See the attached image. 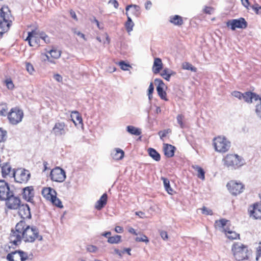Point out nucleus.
Here are the masks:
<instances>
[{
    "label": "nucleus",
    "instance_id": "ddd939ff",
    "mask_svg": "<svg viewBox=\"0 0 261 261\" xmlns=\"http://www.w3.org/2000/svg\"><path fill=\"white\" fill-rule=\"evenodd\" d=\"M227 26L233 31L237 28L244 29L247 27V22L244 18L240 17L239 19L229 20L227 22Z\"/></svg>",
    "mask_w": 261,
    "mask_h": 261
},
{
    "label": "nucleus",
    "instance_id": "09e8293b",
    "mask_svg": "<svg viewBox=\"0 0 261 261\" xmlns=\"http://www.w3.org/2000/svg\"><path fill=\"white\" fill-rule=\"evenodd\" d=\"M7 11H10L8 7H3L0 8V20L3 17V15H5L7 13Z\"/></svg>",
    "mask_w": 261,
    "mask_h": 261
},
{
    "label": "nucleus",
    "instance_id": "f8f14e48",
    "mask_svg": "<svg viewBox=\"0 0 261 261\" xmlns=\"http://www.w3.org/2000/svg\"><path fill=\"white\" fill-rule=\"evenodd\" d=\"M6 199L4 201H6V205L9 209L16 210L19 207L21 202L20 199L18 197L14 195L13 191Z\"/></svg>",
    "mask_w": 261,
    "mask_h": 261
},
{
    "label": "nucleus",
    "instance_id": "a878e982",
    "mask_svg": "<svg viewBox=\"0 0 261 261\" xmlns=\"http://www.w3.org/2000/svg\"><path fill=\"white\" fill-rule=\"evenodd\" d=\"M169 21L174 25L177 26H181L184 23L182 17L178 15L171 16Z\"/></svg>",
    "mask_w": 261,
    "mask_h": 261
},
{
    "label": "nucleus",
    "instance_id": "aec40b11",
    "mask_svg": "<svg viewBox=\"0 0 261 261\" xmlns=\"http://www.w3.org/2000/svg\"><path fill=\"white\" fill-rule=\"evenodd\" d=\"M111 156L115 160H121L124 156V152L119 148H115L111 151Z\"/></svg>",
    "mask_w": 261,
    "mask_h": 261
},
{
    "label": "nucleus",
    "instance_id": "a19ab883",
    "mask_svg": "<svg viewBox=\"0 0 261 261\" xmlns=\"http://www.w3.org/2000/svg\"><path fill=\"white\" fill-rule=\"evenodd\" d=\"M7 138V132L0 127V142H4Z\"/></svg>",
    "mask_w": 261,
    "mask_h": 261
},
{
    "label": "nucleus",
    "instance_id": "c756f323",
    "mask_svg": "<svg viewBox=\"0 0 261 261\" xmlns=\"http://www.w3.org/2000/svg\"><path fill=\"white\" fill-rule=\"evenodd\" d=\"M161 179L163 181L164 188L167 192L170 195H172L173 193V190L170 187L169 180L165 177H162Z\"/></svg>",
    "mask_w": 261,
    "mask_h": 261
},
{
    "label": "nucleus",
    "instance_id": "603ef678",
    "mask_svg": "<svg viewBox=\"0 0 261 261\" xmlns=\"http://www.w3.org/2000/svg\"><path fill=\"white\" fill-rule=\"evenodd\" d=\"M251 8L254 11L256 14H259L261 13V12H259V10H261V6H259L258 4H255V5H252L251 6Z\"/></svg>",
    "mask_w": 261,
    "mask_h": 261
},
{
    "label": "nucleus",
    "instance_id": "864d4df0",
    "mask_svg": "<svg viewBox=\"0 0 261 261\" xmlns=\"http://www.w3.org/2000/svg\"><path fill=\"white\" fill-rule=\"evenodd\" d=\"M202 214L206 215H213V213L212 210L207 208L205 206H203L202 208Z\"/></svg>",
    "mask_w": 261,
    "mask_h": 261
},
{
    "label": "nucleus",
    "instance_id": "6e6d98bb",
    "mask_svg": "<svg viewBox=\"0 0 261 261\" xmlns=\"http://www.w3.org/2000/svg\"><path fill=\"white\" fill-rule=\"evenodd\" d=\"M243 93H242L241 92H240L239 91H233L232 93V95L234 97L238 98L239 99H241L243 98Z\"/></svg>",
    "mask_w": 261,
    "mask_h": 261
},
{
    "label": "nucleus",
    "instance_id": "473e14b6",
    "mask_svg": "<svg viewBox=\"0 0 261 261\" xmlns=\"http://www.w3.org/2000/svg\"><path fill=\"white\" fill-rule=\"evenodd\" d=\"M121 242V236L119 235H115L114 236L109 237L108 242L110 244H118Z\"/></svg>",
    "mask_w": 261,
    "mask_h": 261
},
{
    "label": "nucleus",
    "instance_id": "4c0bfd02",
    "mask_svg": "<svg viewBox=\"0 0 261 261\" xmlns=\"http://www.w3.org/2000/svg\"><path fill=\"white\" fill-rule=\"evenodd\" d=\"M50 202L59 208H62L63 207L62 202L58 198H57V195H54V197H53V198L51 200Z\"/></svg>",
    "mask_w": 261,
    "mask_h": 261
},
{
    "label": "nucleus",
    "instance_id": "0e129e2a",
    "mask_svg": "<svg viewBox=\"0 0 261 261\" xmlns=\"http://www.w3.org/2000/svg\"><path fill=\"white\" fill-rule=\"evenodd\" d=\"M70 14L71 17L73 19H74L76 21H77L78 19H77V16L76 15L75 12L73 10H70Z\"/></svg>",
    "mask_w": 261,
    "mask_h": 261
},
{
    "label": "nucleus",
    "instance_id": "cd10ccee",
    "mask_svg": "<svg viewBox=\"0 0 261 261\" xmlns=\"http://www.w3.org/2000/svg\"><path fill=\"white\" fill-rule=\"evenodd\" d=\"M125 14L127 16V20L125 22L124 25L127 32L128 33H129L133 31V27L135 24L133 21H132L130 17L129 16L128 13L126 12Z\"/></svg>",
    "mask_w": 261,
    "mask_h": 261
},
{
    "label": "nucleus",
    "instance_id": "4d7b16f0",
    "mask_svg": "<svg viewBox=\"0 0 261 261\" xmlns=\"http://www.w3.org/2000/svg\"><path fill=\"white\" fill-rule=\"evenodd\" d=\"M213 11L214 9L211 7L205 6L204 9V13L208 14H211L213 12Z\"/></svg>",
    "mask_w": 261,
    "mask_h": 261
},
{
    "label": "nucleus",
    "instance_id": "393cba45",
    "mask_svg": "<svg viewBox=\"0 0 261 261\" xmlns=\"http://www.w3.org/2000/svg\"><path fill=\"white\" fill-rule=\"evenodd\" d=\"M175 74L176 72L168 68H164L161 73V75L163 78L167 81H170V77L172 75H175Z\"/></svg>",
    "mask_w": 261,
    "mask_h": 261
},
{
    "label": "nucleus",
    "instance_id": "2eb2a0df",
    "mask_svg": "<svg viewBox=\"0 0 261 261\" xmlns=\"http://www.w3.org/2000/svg\"><path fill=\"white\" fill-rule=\"evenodd\" d=\"M35 195L34 189L33 186H28L22 189V195L23 198L26 201L34 203Z\"/></svg>",
    "mask_w": 261,
    "mask_h": 261
},
{
    "label": "nucleus",
    "instance_id": "8fccbe9b",
    "mask_svg": "<svg viewBox=\"0 0 261 261\" xmlns=\"http://www.w3.org/2000/svg\"><path fill=\"white\" fill-rule=\"evenodd\" d=\"M97 250V247L94 245H89L87 246V250L89 252L94 253L96 252Z\"/></svg>",
    "mask_w": 261,
    "mask_h": 261
},
{
    "label": "nucleus",
    "instance_id": "9d476101",
    "mask_svg": "<svg viewBox=\"0 0 261 261\" xmlns=\"http://www.w3.org/2000/svg\"><path fill=\"white\" fill-rule=\"evenodd\" d=\"M66 177L65 171L59 167L54 168L50 173L51 180L58 182H63L66 179Z\"/></svg>",
    "mask_w": 261,
    "mask_h": 261
},
{
    "label": "nucleus",
    "instance_id": "f704fd0d",
    "mask_svg": "<svg viewBox=\"0 0 261 261\" xmlns=\"http://www.w3.org/2000/svg\"><path fill=\"white\" fill-rule=\"evenodd\" d=\"M194 168L198 172L197 177L202 180H204L205 172L204 170L201 167L198 166H196V167H194Z\"/></svg>",
    "mask_w": 261,
    "mask_h": 261
},
{
    "label": "nucleus",
    "instance_id": "4be33fe9",
    "mask_svg": "<svg viewBox=\"0 0 261 261\" xmlns=\"http://www.w3.org/2000/svg\"><path fill=\"white\" fill-rule=\"evenodd\" d=\"M108 200V195L104 193L99 199L96 202L95 208L97 210H100L106 205Z\"/></svg>",
    "mask_w": 261,
    "mask_h": 261
},
{
    "label": "nucleus",
    "instance_id": "423d86ee",
    "mask_svg": "<svg viewBox=\"0 0 261 261\" xmlns=\"http://www.w3.org/2000/svg\"><path fill=\"white\" fill-rule=\"evenodd\" d=\"M30 173L29 170L24 169H18L16 171L13 169L12 177L15 181L19 183H27L30 178Z\"/></svg>",
    "mask_w": 261,
    "mask_h": 261
},
{
    "label": "nucleus",
    "instance_id": "052dcab7",
    "mask_svg": "<svg viewBox=\"0 0 261 261\" xmlns=\"http://www.w3.org/2000/svg\"><path fill=\"white\" fill-rule=\"evenodd\" d=\"M54 78L55 80H56L58 82H61L62 81V77L59 74H56L54 75Z\"/></svg>",
    "mask_w": 261,
    "mask_h": 261
},
{
    "label": "nucleus",
    "instance_id": "b1692460",
    "mask_svg": "<svg viewBox=\"0 0 261 261\" xmlns=\"http://www.w3.org/2000/svg\"><path fill=\"white\" fill-rule=\"evenodd\" d=\"M162 68L163 63L162 60L159 58H155L152 67V71L153 73L154 74L159 73Z\"/></svg>",
    "mask_w": 261,
    "mask_h": 261
},
{
    "label": "nucleus",
    "instance_id": "f257e3e1",
    "mask_svg": "<svg viewBox=\"0 0 261 261\" xmlns=\"http://www.w3.org/2000/svg\"><path fill=\"white\" fill-rule=\"evenodd\" d=\"M9 239L10 243L17 246L21 244L22 240L25 243H33L37 239L42 241L43 237L39 234L36 226L27 225L24 221L21 220L11 229Z\"/></svg>",
    "mask_w": 261,
    "mask_h": 261
},
{
    "label": "nucleus",
    "instance_id": "4468645a",
    "mask_svg": "<svg viewBox=\"0 0 261 261\" xmlns=\"http://www.w3.org/2000/svg\"><path fill=\"white\" fill-rule=\"evenodd\" d=\"M9 184L4 179H0V200L4 201L11 193Z\"/></svg>",
    "mask_w": 261,
    "mask_h": 261
},
{
    "label": "nucleus",
    "instance_id": "69168bd1",
    "mask_svg": "<svg viewBox=\"0 0 261 261\" xmlns=\"http://www.w3.org/2000/svg\"><path fill=\"white\" fill-rule=\"evenodd\" d=\"M135 214L141 218H144L145 217V213L141 211L136 212Z\"/></svg>",
    "mask_w": 261,
    "mask_h": 261
},
{
    "label": "nucleus",
    "instance_id": "20e7f679",
    "mask_svg": "<svg viewBox=\"0 0 261 261\" xmlns=\"http://www.w3.org/2000/svg\"><path fill=\"white\" fill-rule=\"evenodd\" d=\"M213 145L216 151L226 152L230 147V142L224 136H218L213 139Z\"/></svg>",
    "mask_w": 261,
    "mask_h": 261
},
{
    "label": "nucleus",
    "instance_id": "de8ad7c7",
    "mask_svg": "<svg viewBox=\"0 0 261 261\" xmlns=\"http://www.w3.org/2000/svg\"><path fill=\"white\" fill-rule=\"evenodd\" d=\"M25 67L27 70L30 74H32L33 73L34 69L33 66L31 63L27 62L25 63Z\"/></svg>",
    "mask_w": 261,
    "mask_h": 261
},
{
    "label": "nucleus",
    "instance_id": "37998d69",
    "mask_svg": "<svg viewBox=\"0 0 261 261\" xmlns=\"http://www.w3.org/2000/svg\"><path fill=\"white\" fill-rule=\"evenodd\" d=\"M228 221V220L225 219H221L219 220H216L215 221V223L218 226L220 227H224L226 225Z\"/></svg>",
    "mask_w": 261,
    "mask_h": 261
},
{
    "label": "nucleus",
    "instance_id": "1a4fd4ad",
    "mask_svg": "<svg viewBox=\"0 0 261 261\" xmlns=\"http://www.w3.org/2000/svg\"><path fill=\"white\" fill-rule=\"evenodd\" d=\"M229 192L233 195H237L243 192L244 185L240 181L231 180L227 184Z\"/></svg>",
    "mask_w": 261,
    "mask_h": 261
},
{
    "label": "nucleus",
    "instance_id": "6ab92c4d",
    "mask_svg": "<svg viewBox=\"0 0 261 261\" xmlns=\"http://www.w3.org/2000/svg\"><path fill=\"white\" fill-rule=\"evenodd\" d=\"M12 171L11 165L8 162L4 163L1 167L2 176L3 178H7L8 176L12 177Z\"/></svg>",
    "mask_w": 261,
    "mask_h": 261
},
{
    "label": "nucleus",
    "instance_id": "49530a36",
    "mask_svg": "<svg viewBox=\"0 0 261 261\" xmlns=\"http://www.w3.org/2000/svg\"><path fill=\"white\" fill-rule=\"evenodd\" d=\"M258 99L260 100V103L257 104L256 106L255 113L256 115L261 118V98L260 97Z\"/></svg>",
    "mask_w": 261,
    "mask_h": 261
},
{
    "label": "nucleus",
    "instance_id": "c85d7f7f",
    "mask_svg": "<svg viewBox=\"0 0 261 261\" xmlns=\"http://www.w3.org/2000/svg\"><path fill=\"white\" fill-rule=\"evenodd\" d=\"M148 152L150 157H151L154 161L158 162L161 160V155L157 151L152 148H149L148 149Z\"/></svg>",
    "mask_w": 261,
    "mask_h": 261
},
{
    "label": "nucleus",
    "instance_id": "72a5a7b5",
    "mask_svg": "<svg viewBox=\"0 0 261 261\" xmlns=\"http://www.w3.org/2000/svg\"><path fill=\"white\" fill-rule=\"evenodd\" d=\"M8 107L6 103L2 102L0 103V116H7Z\"/></svg>",
    "mask_w": 261,
    "mask_h": 261
},
{
    "label": "nucleus",
    "instance_id": "7c9ffc66",
    "mask_svg": "<svg viewBox=\"0 0 261 261\" xmlns=\"http://www.w3.org/2000/svg\"><path fill=\"white\" fill-rule=\"evenodd\" d=\"M35 34H36V32L35 31H32V32H29L28 33V36L27 38V39H25L26 41H28L29 43V45L31 46H35L34 44H33L32 43H33V41H35V43H36V38L34 36V35Z\"/></svg>",
    "mask_w": 261,
    "mask_h": 261
},
{
    "label": "nucleus",
    "instance_id": "dca6fc26",
    "mask_svg": "<svg viewBox=\"0 0 261 261\" xmlns=\"http://www.w3.org/2000/svg\"><path fill=\"white\" fill-rule=\"evenodd\" d=\"M154 82L155 84L157 85L156 91L160 97L165 101H168V99L166 96L167 93L166 91L164 90L165 84L163 81L160 79H155Z\"/></svg>",
    "mask_w": 261,
    "mask_h": 261
},
{
    "label": "nucleus",
    "instance_id": "13d9d810",
    "mask_svg": "<svg viewBox=\"0 0 261 261\" xmlns=\"http://www.w3.org/2000/svg\"><path fill=\"white\" fill-rule=\"evenodd\" d=\"M160 236L164 240H167L168 238L167 232L165 231H161L160 232Z\"/></svg>",
    "mask_w": 261,
    "mask_h": 261
},
{
    "label": "nucleus",
    "instance_id": "a211bd4d",
    "mask_svg": "<svg viewBox=\"0 0 261 261\" xmlns=\"http://www.w3.org/2000/svg\"><path fill=\"white\" fill-rule=\"evenodd\" d=\"M42 195L47 200L50 201L54 195H57V192L50 187L44 188L42 190Z\"/></svg>",
    "mask_w": 261,
    "mask_h": 261
},
{
    "label": "nucleus",
    "instance_id": "ea45409f",
    "mask_svg": "<svg viewBox=\"0 0 261 261\" xmlns=\"http://www.w3.org/2000/svg\"><path fill=\"white\" fill-rule=\"evenodd\" d=\"M49 53L54 59H58L61 56V51L57 49H51Z\"/></svg>",
    "mask_w": 261,
    "mask_h": 261
},
{
    "label": "nucleus",
    "instance_id": "774afa93",
    "mask_svg": "<svg viewBox=\"0 0 261 261\" xmlns=\"http://www.w3.org/2000/svg\"><path fill=\"white\" fill-rule=\"evenodd\" d=\"M115 231L117 233H122L123 231V228L122 227L120 226H117L115 228Z\"/></svg>",
    "mask_w": 261,
    "mask_h": 261
},
{
    "label": "nucleus",
    "instance_id": "6e6552de",
    "mask_svg": "<svg viewBox=\"0 0 261 261\" xmlns=\"http://www.w3.org/2000/svg\"><path fill=\"white\" fill-rule=\"evenodd\" d=\"M29 258L28 253L21 250H15L7 255L9 261H25Z\"/></svg>",
    "mask_w": 261,
    "mask_h": 261
},
{
    "label": "nucleus",
    "instance_id": "3c124183",
    "mask_svg": "<svg viewBox=\"0 0 261 261\" xmlns=\"http://www.w3.org/2000/svg\"><path fill=\"white\" fill-rule=\"evenodd\" d=\"M5 83L8 89L12 90L14 88V85L10 79L6 80Z\"/></svg>",
    "mask_w": 261,
    "mask_h": 261
},
{
    "label": "nucleus",
    "instance_id": "680f3d73",
    "mask_svg": "<svg viewBox=\"0 0 261 261\" xmlns=\"http://www.w3.org/2000/svg\"><path fill=\"white\" fill-rule=\"evenodd\" d=\"M154 91V86L152 83H150L148 89V93L152 94Z\"/></svg>",
    "mask_w": 261,
    "mask_h": 261
},
{
    "label": "nucleus",
    "instance_id": "f03ea898",
    "mask_svg": "<svg viewBox=\"0 0 261 261\" xmlns=\"http://www.w3.org/2000/svg\"><path fill=\"white\" fill-rule=\"evenodd\" d=\"M231 250L234 257L238 261L248 259L251 254V251L248 249V247L241 243H234Z\"/></svg>",
    "mask_w": 261,
    "mask_h": 261
},
{
    "label": "nucleus",
    "instance_id": "0eeeda50",
    "mask_svg": "<svg viewBox=\"0 0 261 261\" xmlns=\"http://www.w3.org/2000/svg\"><path fill=\"white\" fill-rule=\"evenodd\" d=\"M6 13L0 20V37L9 30L13 19L10 11H7V13Z\"/></svg>",
    "mask_w": 261,
    "mask_h": 261
},
{
    "label": "nucleus",
    "instance_id": "f3484780",
    "mask_svg": "<svg viewBox=\"0 0 261 261\" xmlns=\"http://www.w3.org/2000/svg\"><path fill=\"white\" fill-rule=\"evenodd\" d=\"M18 208V213L21 218L23 219L31 218V214L30 212V208L28 204H20V206Z\"/></svg>",
    "mask_w": 261,
    "mask_h": 261
},
{
    "label": "nucleus",
    "instance_id": "c9c22d12",
    "mask_svg": "<svg viewBox=\"0 0 261 261\" xmlns=\"http://www.w3.org/2000/svg\"><path fill=\"white\" fill-rule=\"evenodd\" d=\"M132 14L136 17H139L141 14V8L138 5H134L131 10Z\"/></svg>",
    "mask_w": 261,
    "mask_h": 261
},
{
    "label": "nucleus",
    "instance_id": "58836bf2",
    "mask_svg": "<svg viewBox=\"0 0 261 261\" xmlns=\"http://www.w3.org/2000/svg\"><path fill=\"white\" fill-rule=\"evenodd\" d=\"M135 241L138 242H145L146 244H147L149 242L147 237L143 233H140L139 237H136Z\"/></svg>",
    "mask_w": 261,
    "mask_h": 261
},
{
    "label": "nucleus",
    "instance_id": "c03bdc74",
    "mask_svg": "<svg viewBox=\"0 0 261 261\" xmlns=\"http://www.w3.org/2000/svg\"><path fill=\"white\" fill-rule=\"evenodd\" d=\"M171 132V130L170 129H167L160 131L158 133V134L160 136L161 139L163 140V138L166 137L167 135Z\"/></svg>",
    "mask_w": 261,
    "mask_h": 261
},
{
    "label": "nucleus",
    "instance_id": "5701e85b",
    "mask_svg": "<svg viewBox=\"0 0 261 261\" xmlns=\"http://www.w3.org/2000/svg\"><path fill=\"white\" fill-rule=\"evenodd\" d=\"M175 147L170 144H164V152L165 155L167 158H171L174 156L175 150Z\"/></svg>",
    "mask_w": 261,
    "mask_h": 261
},
{
    "label": "nucleus",
    "instance_id": "5fc2aeb1",
    "mask_svg": "<svg viewBox=\"0 0 261 261\" xmlns=\"http://www.w3.org/2000/svg\"><path fill=\"white\" fill-rule=\"evenodd\" d=\"M176 118L177 122L180 125V127L183 128L184 127V124L182 122L183 116L182 115H178Z\"/></svg>",
    "mask_w": 261,
    "mask_h": 261
},
{
    "label": "nucleus",
    "instance_id": "2f4dec72",
    "mask_svg": "<svg viewBox=\"0 0 261 261\" xmlns=\"http://www.w3.org/2000/svg\"><path fill=\"white\" fill-rule=\"evenodd\" d=\"M127 131L132 135L139 136L141 135V132L140 129L135 127L133 125H128L126 127Z\"/></svg>",
    "mask_w": 261,
    "mask_h": 261
},
{
    "label": "nucleus",
    "instance_id": "e433bc0d",
    "mask_svg": "<svg viewBox=\"0 0 261 261\" xmlns=\"http://www.w3.org/2000/svg\"><path fill=\"white\" fill-rule=\"evenodd\" d=\"M182 68L184 69L191 70L193 72L197 71V68L188 62H185L182 64Z\"/></svg>",
    "mask_w": 261,
    "mask_h": 261
},
{
    "label": "nucleus",
    "instance_id": "e2e57ef3",
    "mask_svg": "<svg viewBox=\"0 0 261 261\" xmlns=\"http://www.w3.org/2000/svg\"><path fill=\"white\" fill-rule=\"evenodd\" d=\"M73 113L75 114L76 115V119L77 121L79 122V123H81L82 122V118L81 116L80 115V114L78 112L75 111L73 112Z\"/></svg>",
    "mask_w": 261,
    "mask_h": 261
},
{
    "label": "nucleus",
    "instance_id": "bb28decb",
    "mask_svg": "<svg viewBox=\"0 0 261 261\" xmlns=\"http://www.w3.org/2000/svg\"><path fill=\"white\" fill-rule=\"evenodd\" d=\"M225 234L227 237L230 240H235L239 238L240 234L235 231L230 230L229 228L224 229Z\"/></svg>",
    "mask_w": 261,
    "mask_h": 261
},
{
    "label": "nucleus",
    "instance_id": "a18cd8bd",
    "mask_svg": "<svg viewBox=\"0 0 261 261\" xmlns=\"http://www.w3.org/2000/svg\"><path fill=\"white\" fill-rule=\"evenodd\" d=\"M71 30L75 35H77L80 38L83 39L84 40H87L85 37V35L83 33H81L80 31H77L76 28H72Z\"/></svg>",
    "mask_w": 261,
    "mask_h": 261
},
{
    "label": "nucleus",
    "instance_id": "39448f33",
    "mask_svg": "<svg viewBox=\"0 0 261 261\" xmlns=\"http://www.w3.org/2000/svg\"><path fill=\"white\" fill-rule=\"evenodd\" d=\"M23 116V111L16 107L12 108L8 112L7 118L11 124L15 125L22 121Z\"/></svg>",
    "mask_w": 261,
    "mask_h": 261
},
{
    "label": "nucleus",
    "instance_id": "79ce46f5",
    "mask_svg": "<svg viewBox=\"0 0 261 261\" xmlns=\"http://www.w3.org/2000/svg\"><path fill=\"white\" fill-rule=\"evenodd\" d=\"M120 68L124 71L128 70V68L131 67L129 64L126 63L124 61H121L118 63Z\"/></svg>",
    "mask_w": 261,
    "mask_h": 261
},
{
    "label": "nucleus",
    "instance_id": "9b49d317",
    "mask_svg": "<svg viewBox=\"0 0 261 261\" xmlns=\"http://www.w3.org/2000/svg\"><path fill=\"white\" fill-rule=\"evenodd\" d=\"M68 128L67 125L62 121H57L52 129V133L56 137H61L65 136Z\"/></svg>",
    "mask_w": 261,
    "mask_h": 261
},
{
    "label": "nucleus",
    "instance_id": "338daca9",
    "mask_svg": "<svg viewBox=\"0 0 261 261\" xmlns=\"http://www.w3.org/2000/svg\"><path fill=\"white\" fill-rule=\"evenodd\" d=\"M261 254V242L257 249V254L256 255V259L258 260Z\"/></svg>",
    "mask_w": 261,
    "mask_h": 261
},
{
    "label": "nucleus",
    "instance_id": "bf43d9fd",
    "mask_svg": "<svg viewBox=\"0 0 261 261\" xmlns=\"http://www.w3.org/2000/svg\"><path fill=\"white\" fill-rule=\"evenodd\" d=\"M109 3L112 4L116 9H117L119 7V3L116 0H110Z\"/></svg>",
    "mask_w": 261,
    "mask_h": 261
},
{
    "label": "nucleus",
    "instance_id": "7ed1b4c3",
    "mask_svg": "<svg viewBox=\"0 0 261 261\" xmlns=\"http://www.w3.org/2000/svg\"><path fill=\"white\" fill-rule=\"evenodd\" d=\"M224 165L228 169L236 170L244 164L243 158L237 154H227L223 159Z\"/></svg>",
    "mask_w": 261,
    "mask_h": 261
},
{
    "label": "nucleus",
    "instance_id": "412c9836",
    "mask_svg": "<svg viewBox=\"0 0 261 261\" xmlns=\"http://www.w3.org/2000/svg\"><path fill=\"white\" fill-rule=\"evenodd\" d=\"M243 95V99L248 103L252 102V99L256 101L260 98L258 95L250 91L245 92Z\"/></svg>",
    "mask_w": 261,
    "mask_h": 261
}]
</instances>
